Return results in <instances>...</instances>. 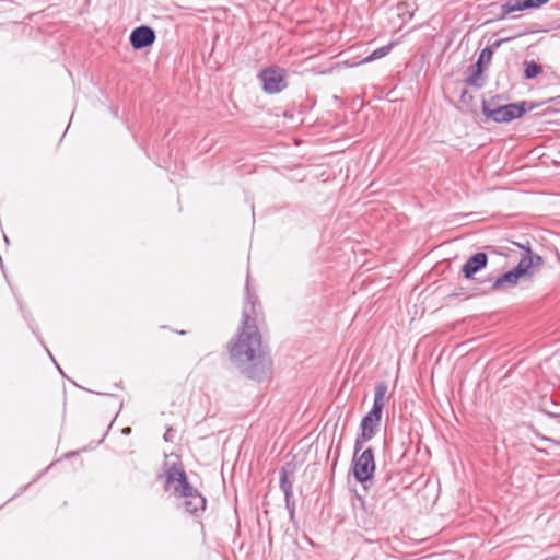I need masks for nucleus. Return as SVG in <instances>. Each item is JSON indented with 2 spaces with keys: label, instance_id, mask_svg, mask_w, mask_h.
<instances>
[{
  "label": "nucleus",
  "instance_id": "16",
  "mask_svg": "<svg viewBox=\"0 0 560 560\" xmlns=\"http://www.w3.org/2000/svg\"><path fill=\"white\" fill-rule=\"evenodd\" d=\"M540 410L560 422V405L552 396H542L539 401Z\"/></svg>",
  "mask_w": 560,
  "mask_h": 560
},
{
  "label": "nucleus",
  "instance_id": "11",
  "mask_svg": "<svg viewBox=\"0 0 560 560\" xmlns=\"http://www.w3.org/2000/svg\"><path fill=\"white\" fill-rule=\"evenodd\" d=\"M550 0H508L501 5V14L498 20H503L513 12L539 9Z\"/></svg>",
  "mask_w": 560,
  "mask_h": 560
},
{
  "label": "nucleus",
  "instance_id": "36",
  "mask_svg": "<svg viewBox=\"0 0 560 560\" xmlns=\"http://www.w3.org/2000/svg\"><path fill=\"white\" fill-rule=\"evenodd\" d=\"M48 355H50V359L51 361L54 362V364H57V361L56 359L54 358V355H51V352L48 351Z\"/></svg>",
  "mask_w": 560,
  "mask_h": 560
},
{
  "label": "nucleus",
  "instance_id": "22",
  "mask_svg": "<svg viewBox=\"0 0 560 560\" xmlns=\"http://www.w3.org/2000/svg\"><path fill=\"white\" fill-rule=\"evenodd\" d=\"M542 101L546 102V104H553L557 107L548 106L547 108L544 109L541 115H548V114H553V113L560 112V93L557 95L550 96L546 100H542Z\"/></svg>",
  "mask_w": 560,
  "mask_h": 560
},
{
  "label": "nucleus",
  "instance_id": "24",
  "mask_svg": "<svg viewBox=\"0 0 560 560\" xmlns=\"http://www.w3.org/2000/svg\"><path fill=\"white\" fill-rule=\"evenodd\" d=\"M448 298H459V296H465V298H468V292L466 290V288L464 287H458V288H455L454 291L450 292L447 294Z\"/></svg>",
  "mask_w": 560,
  "mask_h": 560
},
{
  "label": "nucleus",
  "instance_id": "33",
  "mask_svg": "<svg viewBox=\"0 0 560 560\" xmlns=\"http://www.w3.org/2000/svg\"><path fill=\"white\" fill-rule=\"evenodd\" d=\"M48 355H50V359L51 361L54 362V364H57V361L56 359L54 358V355H51V352L48 351Z\"/></svg>",
  "mask_w": 560,
  "mask_h": 560
},
{
  "label": "nucleus",
  "instance_id": "7",
  "mask_svg": "<svg viewBox=\"0 0 560 560\" xmlns=\"http://www.w3.org/2000/svg\"><path fill=\"white\" fill-rule=\"evenodd\" d=\"M489 261L486 252H477L468 257L466 262L462 266L460 276L474 282V290L477 291V281L483 278H477L476 275L487 268Z\"/></svg>",
  "mask_w": 560,
  "mask_h": 560
},
{
  "label": "nucleus",
  "instance_id": "6",
  "mask_svg": "<svg viewBox=\"0 0 560 560\" xmlns=\"http://www.w3.org/2000/svg\"><path fill=\"white\" fill-rule=\"evenodd\" d=\"M375 469L376 465L373 448L368 447L360 453V451H357V445L354 444L351 472L355 481L366 489V483L374 478Z\"/></svg>",
  "mask_w": 560,
  "mask_h": 560
},
{
  "label": "nucleus",
  "instance_id": "26",
  "mask_svg": "<svg viewBox=\"0 0 560 560\" xmlns=\"http://www.w3.org/2000/svg\"><path fill=\"white\" fill-rule=\"evenodd\" d=\"M524 70H542V68L535 60H530L524 61Z\"/></svg>",
  "mask_w": 560,
  "mask_h": 560
},
{
  "label": "nucleus",
  "instance_id": "3",
  "mask_svg": "<svg viewBox=\"0 0 560 560\" xmlns=\"http://www.w3.org/2000/svg\"><path fill=\"white\" fill-rule=\"evenodd\" d=\"M387 390L388 387L385 382L376 383L372 408L361 419L359 432L355 436L354 442L357 451H361L363 448V444L371 441L378 433L383 409L386 401L389 399Z\"/></svg>",
  "mask_w": 560,
  "mask_h": 560
},
{
  "label": "nucleus",
  "instance_id": "31",
  "mask_svg": "<svg viewBox=\"0 0 560 560\" xmlns=\"http://www.w3.org/2000/svg\"><path fill=\"white\" fill-rule=\"evenodd\" d=\"M176 334L180 335V336H185L187 334L186 330H176Z\"/></svg>",
  "mask_w": 560,
  "mask_h": 560
},
{
  "label": "nucleus",
  "instance_id": "17",
  "mask_svg": "<svg viewBox=\"0 0 560 560\" xmlns=\"http://www.w3.org/2000/svg\"><path fill=\"white\" fill-rule=\"evenodd\" d=\"M294 468L290 463H287L279 470L280 479L279 487L283 493L293 491V482L289 479V475L293 474Z\"/></svg>",
  "mask_w": 560,
  "mask_h": 560
},
{
  "label": "nucleus",
  "instance_id": "9",
  "mask_svg": "<svg viewBox=\"0 0 560 560\" xmlns=\"http://www.w3.org/2000/svg\"><path fill=\"white\" fill-rule=\"evenodd\" d=\"M207 502V498L201 492H198L191 497L180 499L177 509L194 518H201L206 511Z\"/></svg>",
  "mask_w": 560,
  "mask_h": 560
},
{
  "label": "nucleus",
  "instance_id": "4",
  "mask_svg": "<svg viewBox=\"0 0 560 560\" xmlns=\"http://www.w3.org/2000/svg\"><path fill=\"white\" fill-rule=\"evenodd\" d=\"M164 474L159 478H165L164 490L172 491L175 499L180 500L200 492L190 483L182 462L172 464L164 462Z\"/></svg>",
  "mask_w": 560,
  "mask_h": 560
},
{
  "label": "nucleus",
  "instance_id": "35",
  "mask_svg": "<svg viewBox=\"0 0 560 560\" xmlns=\"http://www.w3.org/2000/svg\"><path fill=\"white\" fill-rule=\"evenodd\" d=\"M48 355H50V359L51 361L54 362V364H57V361L56 359L54 358V355H51V352L48 351Z\"/></svg>",
  "mask_w": 560,
  "mask_h": 560
},
{
  "label": "nucleus",
  "instance_id": "25",
  "mask_svg": "<svg viewBox=\"0 0 560 560\" xmlns=\"http://www.w3.org/2000/svg\"><path fill=\"white\" fill-rule=\"evenodd\" d=\"M176 430L173 427H167L163 435V440L167 443H173L175 440Z\"/></svg>",
  "mask_w": 560,
  "mask_h": 560
},
{
  "label": "nucleus",
  "instance_id": "21",
  "mask_svg": "<svg viewBox=\"0 0 560 560\" xmlns=\"http://www.w3.org/2000/svg\"><path fill=\"white\" fill-rule=\"evenodd\" d=\"M500 105H501L500 96H493L489 100L482 98L481 109H482V114L485 115L487 120H489L488 109H490V110L494 109L495 107H500Z\"/></svg>",
  "mask_w": 560,
  "mask_h": 560
},
{
  "label": "nucleus",
  "instance_id": "2",
  "mask_svg": "<svg viewBox=\"0 0 560 560\" xmlns=\"http://www.w3.org/2000/svg\"><path fill=\"white\" fill-rule=\"evenodd\" d=\"M524 250L520 261L509 271L503 272L497 278L488 276L477 281V291L482 294L491 292H501L514 288L522 278L532 277L536 267L544 265V258L533 253L529 242L526 245L514 243Z\"/></svg>",
  "mask_w": 560,
  "mask_h": 560
},
{
  "label": "nucleus",
  "instance_id": "30",
  "mask_svg": "<svg viewBox=\"0 0 560 560\" xmlns=\"http://www.w3.org/2000/svg\"><path fill=\"white\" fill-rule=\"evenodd\" d=\"M486 249L489 250L490 253L492 254H500L494 246L492 245H489V246H486Z\"/></svg>",
  "mask_w": 560,
  "mask_h": 560
},
{
  "label": "nucleus",
  "instance_id": "8",
  "mask_svg": "<svg viewBox=\"0 0 560 560\" xmlns=\"http://www.w3.org/2000/svg\"><path fill=\"white\" fill-rule=\"evenodd\" d=\"M257 78L267 94L280 93L288 86L287 72H258Z\"/></svg>",
  "mask_w": 560,
  "mask_h": 560
},
{
  "label": "nucleus",
  "instance_id": "13",
  "mask_svg": "<svg viewBox=\"0 0 560 560\" xmlns=\"http://www.w3.org/2000/svg\"><path fill=\"white\" fill-rule=\"evenodd\" d=\"M358 500L360 501V510L355 513V520L359 527L370 530L374 528L375 521L373 516L369 513L366 501L363 497L358 495Z\"/></svg>",
  "mask_w": 560,
  "mask_h": 560
},
{
  "label": "nucleus",
  "instance_id": "29",
  "mask_svg": "<svg viewBox=\"0 0 560 560\" xmlns=\"http://www.w3.org/2000/svg\"><path fill=\"white\" fill-rule=\"evenodd\" d=\"M261 70L271 71V70H282V69L279 68L278 66H268V67L262 68Z\"/></svg>",
  "mask_w": 560,
  "mask_h": 560
},
{
  "label": "nucleus",
  "instance_id": "5",
  "mask_svg": "<svg viewBox=\"0 0 560 560\" xmlns=\"http://www.w3.org/2000/svg\"><path fill=\"white\" fill-rule=\"evenodd\" d=\"M545 104L546 102L544 101H521L518 103L501 104L500 107L491 110L488 109L489 120L497 124L510 122Z\"/></svg>",
  "mask_w": 560,
  "mask_h": 560
},
{
  "label": "nucleus",
  "instance_id": "34",
  "mask_svg": "<svg viewBox=\"0 0 560 560\" xmlns=\"http://www.w3.org/2000/svg\"><path fill=\"white\" fill-rule=\"evenodd\" d=\"M48 355H50V359L51 361L54 362V364H57V361L56 359L54 358V355H51V352L48 351Z\"/></svg>",
  "mask_w": 560,
  "mask_h": 560
},
{
  "label": "nucleus",
  "instance_id": "10",
  "mask_svg": "<svg viewBox=\"0 0 560 560\" xmlns=\"http://www.w3.org/2000/svg\"><path fill=\"white\" fill-rule=\"evenodd\" d=\"M156 33L149 25H140L135 27L129 36L130 44L135 50L148 48L154 44Z\"/></svg>",
  "mask_w": 560,
  "mask_h": 560
},
{
  "label": "nucleus",
  "instance_id": "14",
  "mask_svg": "<svg viewBox=\"0 0 560 560\" xmlns=\"http://www.w3.org/2000/svg\"><path fill=\"white\" fill-rule=\"evenodd\" d=\"M394 471H387L384 477L381 478V483L377 487V493L380 497H389V501L397 500L398 493L396 487L392 486L390 482L394 478Z\"/></svg>",
  "mask_w": 560,
  "mask_h": 560
},
{
  "label": "nucleus",
  "instance_id": "28",
  "mask_svg": "<svg viewBox=\"0 0 560 560\" xmlns=\"http://www.w3.org/2000/svg\"><path fill=\"white\" fill-rule=\"evenodd\" d=\"M285 509L288 511L290 520L293 521L295 517V506H288Z\"/></svg>",
  "mask_w": 560,
  "mask_h": 560
},
{
  "label": "nucleus",
  "instance_id": "12",
  "mask_svg": "<svg viewBox=\"0 0 560 560\" xmlns=\"http://www.w3.org/2000/svg\"><path fill=\"white\" fill-rule=\"evenodd\" d=\"M513 38V36L509 37H501L494 39L489 46L485 47L479 56L478 59L474 65H470L467 70H485V68L489 65L494 49L499 48L503 43L509 42Z\"/></svg>",
  "mask_w": 560,
  "mask_h": 560
},
{
  "label": "nucleus",
  "instance_id": "18",
  "mask_svg": "<svg viewBox=\"0 0 560 560\" xmlns=\"http://www.w3.org/2000/svg\"><path fill=\"white\" fill-rule=\"evenodd\" d=\"M487 83L486 72H470V74L462 82V85L472 86L475 89H482Z\"/></svg>",
  "mask_w": 560,
  "mask_h": 560
},
{
  "label": "nucleus",
  "instance_id": "23",
  "mask_svg": "<svg viewBox=\"0 0 560 560\" xmlns=\"http://www.w3.org/2000/svg\"><path fill=\"white\" fill-rule=\"evenodd\" d=\"M135 452H130L127 457L122 459V466L128 472H133L138 470V463L133 458Z\"/></svg>",
  "mask_w": 560,
  "mask_h": 560
},
{
  "label": "nucleus",
  "instance_id": "1",
  "mask_svg": "<svg viewBox=\"0 0 560 560\" xmlns=\"http://www.w3.org/2000/svg\"><path fill=\"white\" fill-rule=\"evenodd\" d=\"M249 272L245 283V304L242 312V325L226 348L229 360L247 378L258 383L272 378V359L267 346L262 345L261 335L256 325L261 303L258 295L250 291Z\"/></svg>",
  "mask_w": 560,
  "mask_h": 560
},
{
  "label": "nucleus",
  "instance_id": "20",
  "mask_svg": "<svg viewBox=\"0 0 560 560\" xmlns=\"http://www.w3.org/2000/svg\"><path fill=\"white\" fill-rule=\"evenodd\" d=\"M540 78V81L546 77L547 78V85H555L558 77L556 75V72H550V75H548V72H524V78L526 80H533L536 78Z\"/></svg>",
  "mask_w": 560,
  "mask_h": 560
},
{
  "label": "nucleus",
  "instance_id": "19",
  "mask_svg": "<svg viewBox=\"0 0 560 560\" xmlns=\"http://www.w3.org/2000/svg\"><path fill=\"white\" fill-rule=\"evenodd\" d=\"M459 92H460L459 102L465 106V110L464 112L465 113L477 114V106L475 104L474 96L464 86H462Z\"/></svg>",
  "mask_w": 560,
  "mask_h": 560
},
{
  "label": "nucleus",
  "instance_id": "32",
  "mask_svg": "<svg viewBox=\"0 0 560 560\" xmlns=\"http://www.w3.org/2000/svg\"><path fill=\"white\" fill-rule=\"evenodd\" d=\"M48 355H50V359L51 361L54 362V364H57V361L56 359L54 358V355H51V352L48 351Z\"/></svg>",
  "mask_w": 560,
  "mask_h": 560
},
{
  "label": "nucleus",
  "instance_id": "27",
  "mask_svg": "<svg viewBox=\"0 0 560 560\" xmlns=\"http://www.w3.org/2000/svg\"><path fill=\"white\" fill-rule=\"evenodd\" d=\"M283 494H284L285 508H288V506H295V502L293 500V491L292 492H285Z\"/></svg>",
  "mask_w": 560,
  "mask_h": 560
},
{
  "label": "nucleus",
  "instance_id": "15",
  "mask_svg": "<svg viewBox=\"0 0 560 560\" xmlns=\"http://www.w3.org/2000/svg\"><path fill=\"white\" fill-rule=\"evenodd\" d=\"M394 45H395V43H389V44H387L385 46H382L380 48L374 49L369 56L362 58L359 61L349 62L348 60H346V61H343V63L346 65L347 68H352V67L362 65L364 62H369V61H372V60L380 59V58L386 56L392 50Z\"/></svg>",
  "mask_w": 560,
  "mask_h": 560
}]
</instances>
